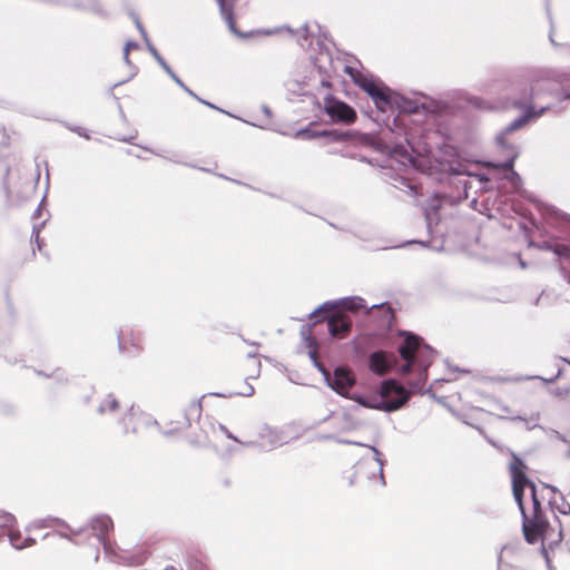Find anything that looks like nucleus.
I'll use <instances>...</instances> for the list:
<instances>
[{"instance_id": "obj_1", "label": "nucleus", "mask_w": 570, "mask_h": 570, "mask_svg": "<svg viewBox=\"0 0 570 570\" xmlns=\"http://www.w3.org/2000/svg\"><path fill=\"white\" fill-rule=\"evenodd\" d=\"M528 465L517 454L512 453L511 461L509 463V472L512 481V492L514 500L517 501L520 510H523V493L524 489L531 490V499L533 493L538 494L535 484L528 476Z\"/></svg>"}, {"instance_id": "obj_2", "label": "nucleus", "mask_w": 570, "mask_h": 570, "mask_svg": "<svg viewBox=\"0 0 570 570\" xmlns=\"http://www.w3.org/2000/svg\"><path fill=\"white\" fill-rule=\"evenodd\" d=\"M533 512L532 515H527L524 509L521 510L523 515V533L527 542L535 543L541 540L549 528V522L541 509V503L538 494L533 493L532 498Z\"/></svg>"}, {"instance_id": "obj_3", "label": "nucleus", "mask_w": 570, "mask_h": 570, "mask_svg": "<svg viewBox=\"0 0 570 570\" xmlns=\"http://www.w3.org/2000/svg\"><path fill=\"white\" fill-rule=\"evenodd\" d=\"M381 395L384 399L383 409L387 412L399 410L409 400L407 391L395 380H389L382 384Z\"/></svg>"}, {"instance_id": "obj_4", "label": "nucleus", "mask_w": 570, "mask_h": 570, "mask_svg": "<svg viewBox=\"0 0 570 570\" xmlns=\"http://www.w3.org/2000/svg\"><path fill=\"white\" fill-rule=\"evenodd\" d=\"M324 111L334 122L351 125L357 118L356 111L350 105L332 96L324 99Z\"/></svg>"}, {"instance_id": "obj_5", "label": "nucleus", "mask_w": 570, "mask_h": 570, "mask_svg": "<svg viewBox=\"0 0 570 570\" xmlns=\"http://www.w3.org/2000/svg\"><path fill=\"white\" fill-rule=\"evenodd\" d=\"M419 347V336L407 334L403 343L399 346L400 356L405 361V363L401 366V374L405 375L412 371V367L415 365V354Z\"/></svg>"}, {"instance_id": "obj_6", "label": "nucleus", "mask_w": 570, "mask_h": 570, "mask_svg": "<svg viewBox=\"0 0 570 570\" xmlns=\"http://www.w3.org/2000/svg\"><path fill=\"white\" fill-rule=\"evenodd\" d=\"M326 324L331 336L335 338L347 337L352 330V320L343 312L332 313L327 317Z\"/></svg>"}, {"instance_id": "obj_7", "label": "nucleus", "mask_w": 570, "mask_h": 570, "mask_svg": "<svg viewBox=\"0 0 570 570\" xmlns=\"http://www.w3.org/2000/svg\"><path fill=\"white\" fill-rule=\"evenodd\" d=\"M396 364V356L385 351H376L370 355L368 367L377 375L387 374Z\"/></svg>"}, {"instance_id": "obj_8", "label": "nucleus", "mask_w": 570, "mask_h": 570, "mask_svg": "<svg viewBox=\"0 0 570 570\" xmlns=\"http://www.w3.org/2000/svg\"><path fill=\"white\" fill-rule=\"evenodd\" d=\"M355 384V377L352 372L345 367H337L334 371V377L331 383L333 390L341 395H346Z\"/></svg>"}, {"instance_id": "obj_9", "label": "nucleus", "mask_w": 570, "mask_h": 570, "mask_svg": "<svg viewBox=\"0 0 570 570\" xmlns=\"http://www.w3.org/2000/svg\"><path fill=\"white\" fill-rule=\"evenodd\" d=\"M118 342L120 350L130 352L141 350L144 340L139 332H135L131 328H124L120 331Z\"/></svg>"}, {"instance_id": "obj_10", "label": "nucleus", "mask_w": 570, "mask_h": 570, "mask_svg": "<svg viewBox=\"0 0 570 570\" xmlns=\"http://www.w3.org/2000/svg\"><path fill=\"white\" fill-rule=\"evenodd\" d=\"M90 527L98 539L104 543L105 548H107L106 540L109 533L114 531L111 518L108 515H98L91 520Z\"/></svg>"}, {"instance_id": "obj_11", "label": "nucleus", "mask_w": 570, "mask_h": 570, "mask_svg": "<svg viewBox=\"0 0 570 570\" xmlns=\"http://www.w3.org/2000/svg\"><path fill=\"white\" fill-rule=\"evenodd\" d=\"M245 380L256 379L259 375L261 360L256 355H247L238 366Z\"/></svg>"}, {"instance_id": "obj_12", "label": "nucleus", "mask_w": 570, "mask_h": 570, "mask_svg": "<svg viewBox=\"0 0 570 570\" xmlns=\"http://www.w3.org/2000/svg\"><path fill=\"white\" fill-rule=\"evenodd\" d=\"M219 6L220 14L223 19L226 21L228 29L230 32L242 36L238 31L236 21L234 18V6L237 0H216Z\"/></svg>"}, {"instance_id": "obj_13", "label": "nucleus", "mask_w": 570, "mask_h": 570, "mask_svg": "<svg viewBox=\"0 0 570 570\" xmlns=\"http://www.w3.org/2000/svg\"><path fill=\"white\" fill-rule=\"evenodd\" d=\"M31 529H28L27 532L23 534L20 531H16L12 528H10L7 531V534L9 537L10 543L16 549H24L32 547L37 543V539L30 534Z\"/></svg>"}, {"instance_id": "obj_14", "label": "nucleus", "mask_w": 570, "mask_h": 570, "mask_svg": "<svg viewBox=\"0 0 570 570\" xmlns=\"http://www.w3.org/2000/svg\"><path fill=\"white\" fill-rule=\"evenodd\" d=\"M514 106L519 107V108H524L525 109V115H523L519 119L514 120L511 124V126H510V130H514V129L521 128L531 118H537V117L541 116L543 114L544 109H546V108H541L539 111H535L534 107L529 101L521 102L520 100H517L514 102Z\"/></svg>"}, {"instance_id": "obj_15", "label": "nucleus", "mask_w": 570, "mask_h": 570, "mask_svg": "<svg viewBox=\"0 0 570 570\" xmlns=\"http://www.w3.org/2000/svg\"><path fill=\"white\" fill-rule=\"evenodd\" d=\"M346 72L352 77L354 83L364 90L368 96L379 85L372 77H368L361 71L354 70L353 68L347 67Z\"/></svg>"}, {"instance_id": "obj_16", "label": "nucleus", "mask_w": 570, "mask_h": 570, "mask_svg": "<svg viewBox=\"0 0 570 570\" xmlns=\"http://www.w3.org/2000/svg\"><path fill=\"white\" fill-rule=\"evenodd\" d=\"M370 97L373 99L375 106L382 111H385V109L392 104L391 90L381 83L377 85Z\"/></svg>"}, {"instance_id": "obj_17", "label": "nucleus", "mask_w": 570, "mask_h": 570, "mask_svg": "<svg viewBox=\"0 0 570 570\" xmlns=\"http://www.w3.org/2000/svg\"><path fill=\"white\" fill-rule=\"evenodd\" d=\"M119 401L114 394L106 395L98 405V411L101 414L112 413L119 409Z\"/></svg>"}, {"instance_id": "obj_18", "label": "nucleus", "mask_w": 570, "mask_h": 570, "mask_svg": "<svg viewBox=\"0 0 570 570\" xmlns=\"http://www.w3.org/2000/svg\"><path fill=\"white\" fill-rule=\"evenodd\" d=\"M147 558L148 551L145 548L139 547L130 557L126 558V562L129 566H140L147 560Z\"/></svg>"}, {"instance_id": "obj_19", "label": "nucleus", "mask_w": 570, "mask_h": 570, "mask_svg": "<svg viewBox=\"0 0 570 570\" xmlns=\"http://www.w3.org/2000/svg\"><path fill=\"white\" fill-rule=\"evenodd\" d=\"M16 519L11 513L0 511V538L7 534V531L13 527Z\"/></svg>"}, {"instance_id": "obj_20", "label": "nucleus", "mask_w": 570, "mask_h": 570, "mask_svg": "<svg viewBox=\"0 0 570 570\" xmlns=\"http://www.w3.org/2000/svg\"><path fill=\"white\" fill-rule=\"evenodd\" d=\"M344 311L357 312L365 308L364 301L360 297H352L343 301Z\"/></svg>"}, {"instance_id": "obj_21", "label": "nucleus", "mask_w": 570, "mask_h": 570, "mask_svg": "<svg viewBox=\"0 0 570 570\" xmlns=\"http://www.w3.org/2000/svg\"><path fill=\"white\" fill-rule=\"evenodd\" d=\"M515 158H517V155H513L507 161H504V163H502L500 165H497V167L501 168L503 170L510 171L511 176H517V173L513 170Z\"/></svg>"}, {"instance_id": "obj_22", "label": "nucleus", "mask_w": 570, "mask_h": 570, "mask_svg": "<svg viewBox=\"0 0 570 570\" xmlns=\"http://www.w3.org/2000/svg\"><path fill=\"white\" fill-rule=\"evenodd\" d=\"M138 48V45L136 42H132V41H128L124 48V58H125V61L127 63H130L129 61V52L131 49H137Z\"/></svg>"}, {"instance_id": "obj_23", "label": "nucleus", "mask_w": 570, "mask_h": 570, "mask_svg": "<svg viewBox=\"0 0 570 570\" xmlns=\"http://www.w3.org/2000/svg\"><path fill=\"white\" fill-rule=\"evenodd\" d=\"M189 570H209V568L199 560H193L189 562Z\"/></svg>"}, {"instance_id": "obj_24", "label": "nucleus", "mask_w": 570, "mask_h": 570, "mask_svg": "<svg viewBox=\"0 0 570 570\" xmlns=\"http://www.w3.org/2000/svg\"><path fill=\"white\" fill-rule=\"evenodd\" d=\"M298 135L306 136L307 138H314V137H317V136H328L330 132L328 131H323L321 134H317V132H309L308 130H303V131H299Z\"/></svg>"}, {"instance_id": "obj_25", "label": "nucleus", "mask_w": 570, "mask_h": 570, "mask_svg": "<svg viewBox=\"0 0 570 570\" xmlns=\"http://www.w3.org/2000/svg\"><path fill=\"white\" fill-rule=\"evenodd\" d=\"M546 82H547V81H539V80H538V81H537V82L531 87V95H532V96L538 95V94H539V91H540L541 89H543V87H544V83H546Z\"/></svg>"}, {"instance_id": "obj_26", "label": "nucleus", "mask_w": 570, "mask_h": 570, "mask_svg": "<svg viewBox=\"0 0 570 570\" xmlns=\"http://www.w3.org/2000/svg\"><path fill=\"white\" fill-rule=\"evenodd\" d=\"M190 410H191L193 412H196V413H198V414H199V413H200V411H202V404H200V402H193V403L190 404Z\"/></svg>"}, {"instance_id": "obj_27", "label": "nucleus", "mask_w": 570, "mask_h": 570, "mask_svg": "<svg viewBox=\"0 0 570 570\" xmlns=\"http://www.w3.org/2000/svg\"><path fill=\"white\" fill-rule=\"evenodd\" d=\"M559 511L562 513V514H569L570 513V504L567 503V502H563L562 503V507L559 509Z\"/></svg>"}, {"instance_id": "obj_28", "label": "nucleus", "mask_w": 570, "mask_h": 570, "mask_svg": "<svg viewBox=\"0 0 570 570\" xmlns=\"http://www.w3.org/2000/svg\"><path fill=\"white\" fill-rule=\"evenodd\" d=\"M253 393H254V387L250 385H248L245 391L238 392V394L247 395V396L252 395Z\"/></svg>"}, {"instance_id": "obj_29", "label": "nucleus", "mask_w": 570, "mask_h": 570, "mask_svg": "<svg viewBox=\"0 0 570 570\" xmlns=\"http://www.w3.org/2000/svg\"><path fill=\"white\" fill-rule=\"evenodd\" d=\"M137 27L139 28V30H140L141 32H144V29H142L141 24H140L138 21H137Z\"/></svg>"}, {"instance_id": "obj_30", "label": "nucleus", "mask_w": 570, "mask_h": 570, "mask_svg": "<svg viewBox=\"0 0 570 570\" xmlns=\"http://www.w3.org/2000/svg\"><path fill=\"white\" fill-rule=\"evenodd\" d=\"M175 80L177 81V83H179L181 87H184L183 82L178 78H175Z\"/></svg>"}, {"instance_id": "obj_31", "label": "nucleus", "mask_w": 570, "mask_h": 570, "mask_svg": "<svg viewBox=\"0 0 570 570\" xmlns=\"http://www.w3.org/2000/svg\"><path fill=\"white\" fill-rule=\"evenodd\" d=\"M39 238V232L36 233V240L38 242Z\"/></svg>"}, {"instance_id": "obj_32", "label": "nucleus", "mask_w": 570, "mask_h": 570, "mask_svg": "<svg viewBox=\"0 0 570 570\" xmlns=\"http://www.w3.org/2000/svg\"><path fill=\"white\" fill-rule=\"evenodd\" d=\"M512 179H519V175L517 174V176H512Z\"/></svg>"}]
</instances>
